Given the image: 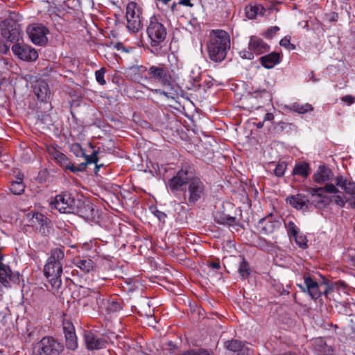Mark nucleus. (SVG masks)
Listing matches in <instances>:
<instances>
[{"label": "nucleus", "instance_id": "f03ea898", "mask_svg": "<svg viewBox=\"0 0 355 355\" xmlns=\"http://www.w3.org/2000/svg\"><path fill=\"white\" fill-rule=\"evenodd\" d=\"M231 42L229 34L223 30H212L207 42V50L209 59L214 62H221L230 49Z\"/></svg>", "mask_w": 355, "mask_h": 355}, {"label": "nucleus", "instance_id": "aec40b11", "mask_svg": "<svg viewBox=\"0 0 355 355\" xmlns=\"http://www.w3.org/2000/svg\"><path fill=\"white\" fill-rule=\"evenodd\" d=\"M225 347L237 355H251L252 350L248 347L246 343L241 340L232 339L225 342Z\"/></svg>", "mask_w": 355, "mask_h": 355}, {"label": "nucleus", "instance_id": "2f4dec72", "mask_svg": "<svg viewBox=\"0 0 355 355\" xmlns=\"http://www.w3.org/2000/svg\"><path fill=\"white\" fill-rule=\"evenodd\" d=\"M266 9L261 5H255L250 6L249 8H246V15L249 19H254L257 15H263Z\"/></svg>", "mask_w": 355, "mask_h": 355}, {"label": "nucleus", "instance_id": "7ed1b4c3", "mask_svg": "<svg viewBox=\"0 0 355 355\" xmlns=\"http://www.w3.org/2000/svg\"><path fill=\"white\" fill-rule=\"evenodd\" d=\"M64 262V252L60 248L51 251L50 257L44 267V276L48 279L53 291H58L62 286L61 275Z\"/></svg>", "mask_w": 355, "mask_h": 355}, {"label": "nucleus", "instance_id": "3c124183", "mask_svg": "<svg viewBox=\"0 0 355 355\" xmlns=\"http://www.w3.org/2000/svg\"><path fill=\"white\" fill-rule=\"evenodd\" d=\"M207 265L215 270H218L220 268V261L218 259L216 260H208Z\"/></svg>", "mask_w": 355, "mask_h": 355}, {"label": "nucleus", "instance_id": "5fc2aeb1", "mask_svg": "<svg viewBox=\"0 0 355 355\" xmlns=\"http://www.w3.org/2000/svg\"><path fill=\"white\" fill-rule=\"evenodd\" d=\"M200 349H190L184 352L182 355H200Z\"/></svg>", "mask_w": 355, "mask_h": 355}, {"label": "nucleus", "instance_id": "a878e982", "mask_svg": "<svg viewBox=\"0 0 355 355\" xmlns=\"http://www.w3.org/2000/svg\"><path fill=\"white\" fill-rule=\"evenodd\" d=\"M332 176L331 170L322 165L319 166L318 171L313 175V180L317 183H322L331 180Z\"/></svg>", "mask_w": 355, "mask_h": 355}, {"label": "nucleus", "instance_id": "2eb2a0df", "mask_svg": "<svg viewBox=\"0 0 355 355\" xmlns=\"http://www.w3.org/2000/svg\"><path fill=\"white\" fill-rule=\"evenodd\" d=\"M136 3L130 2L126 8L127 27L134 33L138 32L141 26L139 15L135 12Z\"/></svg>", "mask_w": 355, "mask_h": 355}, {"label": "nucleus", "instance_id": "5701e85b", "mask_svg": "<svg viewBox=\"0 0 355 355\" xmlns=\"http://www.w3.org/2000/svg\"><path fill=\"white\" fill-rule=\"evenodd\" d=\"M249 50L257 55H259L268 52L270 50V46L264 42L262 39L257 36H252L249 42Z\"/></svg>", "mask_w": 355, "mask_h": 355}, {"label": "nucleus", "instance_id": "a19ab883", "mask_svg": "<svg viewBox=\"0 0 355 355\" xmlns=\"http://www.w3.org/2000/svg\"><path fill=\"white\" fill-rule=\"evenodd\" d=\"M293 238L300 248H305L307 247V239L305 236L299 235V234H297V236H295Z\"/></svg>", "mask_w": 355, "mask_h": 355}, {"label": "nucleus", "instance_id": "de8ad7c7", "mask_svg": "<svg viewBox=\"0 0 355 355\" xmlns=\"http://www.w3.org/2000/svg\"><path fill=\"white\" fill-rule=\"evenodd\" d=\"M347 201L348 200L343 196L339 195L334 196V202L340 207H344Z\"/></svg>", "mask_w": 355, "mask_h": 355}, {"label": "nucleus", "instance_id": "4d7b16f0", "mask_svg": "<svg viewBox=\"0 0 355 355\" xmlns=\"http://www.w3.org/2000/svg\"><path fill=\"white\" fill-rule=\"evenodd\" d=\"M349 327L355 336V315H352Z\"/></svg>", "mask_w": 355, "mask_h": 355}, {"label": "nucleus", "instance_id": "774afa93", "mask_svg": "<svg viewBox=\"0 0 355 355\" xmlns=\"http://www.w3.org/2000/svg\"><path fill=\"white\" fill-rule=\"evenodd\" d=\"M280 355H296L295 354H293L291 352H285L284 354H282Z\"/></svg>", "mask_w": 355, "mask_h": 355}, {"label": "nucleus", "instance_id": "864d4df0", "mask_svg": "<svg viewBox=\"0 0 355 355\" xmlns=\"http://www.w3.org/2000/svg\"><path fill=\"white\" fill-rule=\"evenodd\" d=\"M154 214L160 221H164L166 218V214L161 211L156 210Z\"/></svg>", "mask_w": 355, "mask_h": 355}, {"label": "nucleus", "instance_id": "393cba45", "mask_svg": "<svg viewBox=\"0 0 355 355\" xmlns=\"http://www.w3.org/2000/svg\"><path fill=\"white\" fill-rule=\"evenodd\" d=\"M335 182L336 186L340 187L347 194H355V182L354 181L339 175L336 178Z\"/></svg>", "mask_w": 355, "mask_h": 355}, {"label": "nucleus", "instance_id": "412c9836", "mask_svg": "<svg viewBox=\"0 0 355 355\" xmlns=\"http://www.w3.org/2000/svg\"><path fill=\"white\" fill-rule=\"evenodd\" d=\"M280 223L276 220H271L270 216L260 219L257 225V229L261 234L268 235L274 232L275 230L279 228Z\"/></svg>", "mask_w": 355, "mask_h": 355}, {"label": "nucleus", "instance_id": "6e6552de", "mask_svg": "<svg viewBox=\"0 0 355 355\" xmlns=\"http://www.w3.org/2000/svg\"><path fill=\"white\" fill-rule=\"evenodd\" d=\"M71 214H77L86 220L96 222L99 218L98 210L89 201L77 199Z\"/></svg>", "mask_w": 355, "mask_h": 355}, {"label": "nucleus", "instance_id": "e2e57ef3", "mask_svg": "<svg viewBox=\"0 0 355 355\" xmlns=\"http://www.w3.org/2000/svg\"><path fill=\"white\" fill-rule=\"evenodd\" d=\"M310 80L313 82H317L318 80L315 77V74L313 71H311L310 73Z\"/></svg>", "mask_w": 355, "mask_h": 355}, {"label": "nucleus", "instance_id": "f8f14e48", "mask_svg": "<svg viewBox=\"0 0 355 355\" xmlns=\"http://www.w3.org/2000/svg\"><path fill=\"white\" fill-rule=\"evenodd\" d=\"M49 30L42 24H32L27 28V34L31 41L38 45H44L48 40L46 34Z\"/></svg>", "mask_w": 355, "mask_h": 355}, {"label": "nucleus", "instance_id": "bf43d9fd", "mask_svg": "<svg viewBox=\"0 0 355 355\" xmlns=\"http://www.w3.org/2000/svg\"><path fill=\"white\" fill-rule=\"evenodd\" d=\"M349 262L355 268V256L348 255Z\"/></svg>", "mask_w": 355, "mask_h": 355}, {"label": "nucleus", "instance_id": "7c9ffc66", "mask_svg": "<svg viewBox=\"0 0 355 355\" xmlns=\"http://www.w3.org/2000/svg\"><path fill=\"white\" fill-rule=\"evenodd\" d=\"M309 171L310 167L309 164L306 162H300L294 167L293 174L306 178L309 174Z\"/></svg>", "mask_w": 355, "mask_h": 355}, {"label": "nucleus", "instance_id": "49530a36", "mask_svg": "<svg viewBox=\"0 0 355 355\" xmlns=\"http://www.w3.org/2000/svg\"><path fill=\"white\" fill-rule=\"evenodd\" d=\"M279 44L287 48L288 50L295 49V45L291 43L290 37H284L280 40Z\"/></svg>", "mask_w": 355, "mask_h": 355}, {"label": "nucleus", "instance_id": "8fccbe9b", "mask_svg": "<svg viewBox=\"0 0 355 355\" xmlns=\"http://www.w3.org/2000/svg\"><path fill=\"white\" fill-rule=\"evenodd\" d=\"M254 52L249 51H242L239 53L240 55L245 59L252 60L254 58Z\"/></svg>", "mask_w": 355, "mask_h": 355}, {"label": "nucleus", "instance_id": "473e14b6", "mask_svg": "<svg viewBox=\"0 0 355 355\" xmlns=\"http://www.w3.org/2000/svg\"><path fill=\"white\" fill-rule=\"evenodd\" d=\"M250 268L248 261L243 257L239 263V272L243 279L248 278L250 275Z\"/></svg>", "mask_w": 355, "mask_h": 355}, {"label": "nucleus", "instance_id": "cd10ccee", "mask_svg": "<svg viewBox=\"0 0 355 355\" xmlns=\"http://www.w3.org/2000/svg\"><path fill=\"white\" fill-rule=\"evenodd\" d=\"M286 201L294 208L297 209H302L304 207H308L309 200L303 194H297L287 198Z\"/></svg>", "mask_w": 355, "mask_h": 355}, {"label": "nucleus", "instance_id": "e433bc0d", "mask_svg": "<svg viewBox=\"0 0 355 355\" xmlns=\"http://www.w3.org/2000/svg\"><path fill=\"white\" fill-rule=\"evenodd\" d=\"M37 230L42 236H49L53 230L51 221L49 220V223H45L42 226L37 227Z\"/></svg>", "mask_w": 355, "mask_h": 355}, {"label": "nucleus", "instance_id": "6e6d98bb", "mask_svg": "<svg viewBox=\"0 0 355 355\" xmlns=\"http://www.w3.org/2000/svg\"><path fill=\"white\" fill-rule=\"evenodd\" d=\"M200 355H214L211 349H200Z\"/></svg>", "mask_w": 355, "mask_h": 355}, {"label": "nucleus", "instance_id": "ea45409f", "mask_svg": "<svg viewBox=\"0 0 355 355\" xmlns=\"http://www.w3.org/2000/svg\"><path fill=\"white\" fill-rule=\"evenodd\" d=\"M105 72L106 69L104 67L101 68L99 70H97L95 72L96 80L101 85H104L106 84V81L104 78Z\"/></svg>", "mask_w": 355, "mask_h": 355}, {"label": "nucleus", "instance_id": "37998d69", "mask_svg": "<svg viewBox=\"0 0 355 355\" xmlns=\"http://www.w3.org/2000/svg\"><path fill=\"white\" fill-rule=\"evenodd\" d=\"M253 98H266L267 100L270 98V95L269 92L263 89L261 90L255 91L252 94Z\"/></svg>", "mask_w": 355, "mask_h": 355}, {"label": "nucleus", "instance_id": "79ce46f5", "mask_svg": "<svg viewBox=\"0 0 355 355\" xmlns=\"http://www.w3.org/2000/svg\"><path fill=\"white\" fill-rule=\"evenodd\" d=\"M121 309V304L119 302L114 301V300H112L110 302H109V304L107 306V310L110 313L116 312V311H120Z\"/></svg>", "mask_w": 355, "mask_h": 355}, {"label": "nucleus", "instance_id": "69168bd1", "mask_svg": "<svg viewBox=\"0 0 355 355\" xmlns=\"http://www.w3.org/2000/svg\"><path fill=\"white\" fill-rule=\"evenodd\" d=\"M288 294H289V291H287L285 288L282 289V291L281 292V295H288Z\"/></svg>", "mask_w": 355, "mask_h": 355}, {"label": "nucleus", "instance_id": "58836bf2", "mask_svg": "<svg viewBox=\"0 0 355 355\" xmlns=\"http://www.w3.org/2000/svg\"><path fill=\"white\" fill-rule=\"evenodd\" d=\"M70 151L73 153L76 157L85 156V150L82 148L81 146L78 144H73L70 147Z\"/></svg>", "mask_w": 355, "mask_h": 355}, {"label": "nucleus", "instance_id": "0e129e2a", "mask_svg": "<svg viewBox=\"0 0 355 355\" xmlns=\"http://www.w3.org/2000/svg\"><path fill=\"white\" fill-rule=\"evenodd\" d=\"M168 345L170 347L169 348L170 350H173V349H175L177 347L176 345L175 344H173V343L172 341H169L168 343Z\"/></svg>", "mask_w": 355, "mask_h": 355}, {"label": "nucleus", "instance_id": "20e7f679", "mask_svg": "<svg viewBox=\"0 0 355 355\" xmlns=\"http://www.w3.org/2000/svg\"><path fill=\"white\" fill-rule=\"evenodd\" d=\"M304 286L297 284V286L304 293H308L312 299H318L322 295L329 297V295L338 291V287L340 286L343 288L347 287V284L343 282H338L329 286L326 283L318 284L309 274L304 275Z\"/></svg>", "mask_w": 355, "mask_h": 355}, {"label": "nucleus", "instance_id": "bb28decb", "mask_svg": "<svg viewBox=\"0 0 355 355\" xmlns=\"http://www.w3.org/2000/svg\"><path fill=\"white\" fill-rule=\"evenodd\" d=\"M259 61L265 68L271 69L280 62V54L277 52H272L261 57Z\"/></svg>", "mask_w": 355, "mask_h": 355}, {"label": "nucleus", "instance_id": "72a5a7b5", "mask_svg": "<svg viewBox=\"0 0 355 355\" xmlns=\"http://www.w3.org/2000/svg\"><path fill=\"white\" fill-rule=\"evenodd\" d=\"M291 109L293 110L294 112H296L300 114H304L306 112H308L309 111L313 110V107L310 104H304V105H300L297 103H293Z\"/></svg>", "mask_w": 355, "mask_h": 355}, {"label": "nucleus", "instance_id": "09e8293b", "mask_svg": "<svg viewBox=\"0 0 355 355\" xmlns=\"http://www.w3.org/2000/svg\"><path fill=\"white\" fill-rule=\"evenodd\" d=\"M279 31L278 26H272L268 28L265 33V36L268 38H272Z\"/></svg>", "mask_w": 355, "mask_h": 355}, {"label": "nucleus", "instance_id": "f704fd0d", "mask_svg": "<svg viewBox=\"0 0 355 355\" xmlns=\"http://www.w3.org/2000/svg\"><path fill=\"white\" fill-rule=\"evenodd\" d=\"M98 151L94 150L91 155H87L85 154V156H83V157L85 158V160L87 162V163H89V164L94 163L96 164V168H99L100 167L103 166V164H98Z\"/></svg>", "mask_w": 355, "mask_h": 355}, {"label": "nucleus", "instance_id": "c9c22d12", "mask_svg": "<svg viewBox=\"0 0 355 355\" xmlns=\"http://www.w3.org/2000/svg\"><path fill=\"white\" fill-rule=\"evenodd\" d=\"M286 227L287 229L288 235L290 238H293L299 234L300 230L293 221H289L286 224Z\"/></svg>", "mask_w": 355, "mask_h": 355}, {"label": "nucleus", "instance_id": "603ef678", "mask_svg": "<svg viewBox=\"0 0 355 355\" xmlns=\"http://www.w3.org/2000/svg\"><path fill=\"white\" fill-rule=\"evenodd\" d=\"M342 101L347 103L348 105H352L355 102V97L352 95H346L342 97Z\"/></svg>", "mask_w": 355, "mask_h": 355}, {"label": "nucleus", "instance_id": "680f3d73", "mask_svg": "<svg viewBox=\"0 0 355 355\" xmlns=\"http://www.w3.org/2000/svg\"><path fill=\"white\" fill-rule=\"evenodd\" d=\"M352 197V200L349 202V205L351 208L355 209V194L351 195Z\"/></svg>", "mask_w": 355, "mask_h": 355}, {"label": "nucleus", "instance_id": "dca6fc26", "mask_svg": "<svg viewBox=\"0 0 355 355\" xmlns=\"http://www.w3.org/2000/svg\"><path fill=\"white\" fill-rule=\"evenodd\" d=\"M62 324L66 347L68 349L75 350L78 347V341L73 324L68 320H64Z\"/></svg>", "mask_w": 355, "mask_h": 355}, {"label": "nucleus", "instance_id": "13d9d810", "mask_svg": "<svg viewBox=\"0 0 355 355\" xmlns=\"http://www.w3.org/2000/svg\"><path fill=\"white\" fill-rule=\"evenodd\" d=\"M179 3L189 7L193 6V4L191 3L190 0H180Z\"/></svg>", "mask_w": 355, "mask_h": 355}, {"label": "nucleus", "instance_id": "4be33fe9", "mask_svg": "<svg viewBox=\"0 0 355 355\" xmlns=\"http://www.w3.org/2000/svg\"><path fill=\"white\" fill-rule=\"evenodd\" d=\"M47 151L51 159L55 160L57 164H58L61 167L65 168L66 170L70 171V167L72 162L64 153L59 151L53 146L48 147Z\"/></svg>", "mask_w": 355, "mask_h": 355}, {"label": "nucleus", "instance_id": "4c0bfd02", "mask_svg": "<svg viewBox=\"0 0 355 355\" xmlns=\"http://www.w3.org/2000/svg\"><path fill=\"white\" fill-rule=\"evenodd\" d=\"M33 220H34V223L35 225H38L39 227L42 226L45 223H49V219L46 217L44 215L36 213L33 216Z\"/></svg>", "mask_w": 355, "mask_h": 355}, {"label": "nucleus", "instance_id": "39448f33", "mask_svg": "<svg viewBox=\"0 0 355 355\" xmlns=\"http://www.w3.org/2000/svg\"><path fill=\"white\" fill-rule=\"evenodd\" d=\"M140 69L141 73L146 72L145 78L153 83L171 86L174 80L173 70L164 64L152 65L149 68L141 66Z\"/></svg>", "mask_w": 355, "mask_h": 355}, {"label": "nucleus", "instance_id": "ddd939ff", "mask_svg": "<svg viewBox=\"0 0 355 355\" xmlns=\"http://www.w3.org/2000/svg\"><path fill=\"white\" fill-rule=\"evenodd\" d=\"M33 92L37 98L46 105V108L51 110V105L48 103L51 92L47 83L42 79L37 80L33 86Z\"/></svg>", "mask_w": 355, "mask_h": 355}, {"label": "nucleus", "instance_id": "c756f323", "mask_svg": "<svg viewBox=\"0 0 355 355\" xmlns=\"http://www.w3.org/2000/svg\"><path fill=\"white\" fill-rule=\"evenodd\" d=\"M23 175H18L16 181L11 182L10 191L15 195H21L24 192L25 185L23 183Z\"/></svg>", "mask_w": 355, "mask_h": 355}, {"label": "nucleus", "instance_id": "4468645a", "mask_svg": "<svg viewBox=\"0 0 355 355\" xmlns=\"http://www.w3.org/2000/svg\"><path fill=\"white\" fill-rule=\"evenodd\" d=\"M3 257L0 254V282L5 286H10L9 282H12L13 283H19V273L12 272L9 267V266L4 264L3 261Z\"/></svg>", "mask_w": 355, "mask_h": 355}, {"label": "nucleus", "instance_id": "6ab92c4d", "mask_svg": "<svg viewBox=\"0 0 355 355\" xmlns=\"http://www.w3.org/2000/svg\"><path fill=\"white\" fill-rule=\"evenodd\" d=\"M4 24L8 29V33H4L5 37H7L11 42L15 44L23 42L19 26L16 22L12 19H6Z\"/></svg>", "mask_w": 355, "mask_h": 355}, {"label": "nucleus", "instance_id": "c85d7f7f", "mask_svg": "<svg viewBox=\"0 0 355 355\" xmlns=\"http://www.w3.org/2000/svg\"><path fill=\"white\" fill-rule=\"evenodd\" d=\"M73 263L84 272H90L94 266V261L89 258L76 257L73 259Z\"/></svg>", "mask_w": 355, "mask_h": 355}, {"label": "nucleus", "instance_id": "9d476101", "mask_svg": "<svg viewBox=\"0 0 355 355\" xmlns=\"http://www.w3.org/2000/svg\"><path fill=\"white\" fill-rule=\"evenodd\" d=\"M337 193L339 192L338 189L333 184H327L324 187H318L311 189V193L313 197L318 196L321 199L314 201L313 203L316 207L321 208L327 207L331 202L329 198L324 195V193ZM313 204V202L311 203Z\"/></svg>", "mask_w": 355, "mask_h": 355}, {"label": "nucleus", "instance_id": "0eeeda50", "mask_svg": "<svg viewBox=\"0 0 355 355\" xmlns=\"http://www.w3.org/2000/svg\"><path fill=\"white\" fill-rule=\"evenodd\" d=\"M146 31L152 46H161L167 35L166 28L156 16L150 18Z\"/></svg>", "mask_w": 355, "mask_h": 355}, {"label": "nucleus", "instance_id": "052dcab7", "mask_svg": "<svg viewBox=\"0 0 355 355\" xmlns=\"http://www.w3.org/2000/svg\"><path fill=\"white\" fill-rule=\"evenodd\" d=\"M274 119V115L272 113H266L264 116V121H272Z\"/></svg>", "mask_w": 355, "mask_h": 355}, {"label": "nucleus", "instance_id": "9b49d317", "mask_svg": "<svg viewBox=\"0 0 355 355\" xmlns=\"http://www.w3.org/2000/svg\"><path fill=\"white\" fill-rule=\"evenodd\" d=\"M13 53L19 59L27 61H35L38 58L37 51L23 42L14 44L12 46Z\"/></svg>", "mask_w": 355, "mask_h": 355}, {"label": "nucleus", "instance_id": "a18cd8bd", "mask_svg": "<svg viewBox=\"0 0 355 355\" xmlns=\"http://www.w3.org/2000/svg\"><path fill=\"white\" fill-rule=\"evenodd\" d=\"M89 163H87V161H85V162H82L80 164H79L78 166H75L73 163H71V166L70 167V171H71L72 173H77V172H79V171H83L85 170L87 164Z\"/></svg>", "mask_w": 355, "mask_h": 355}, {"label": "nucleus", "instance_id": "1a4fd4ad", "mask_svg": "<svg viewBox=\"0 0 355 355\" xmlns=\"http://www.w3.org/2000/svg\"><path fill=\"white\" fill-rule=\"evenodd\" d=\"M76 202H77V199H75L71 193L64 191L55 197L54 200L51 202V205L60 213L71 214Z\"/></svg>", "mask_w": 355, "mask_h": 355}, {"label": "nucleus", "instance_id": "423d86ee", "mask_svg": "<svg viewBox=\"0 0 355 355\" xmlns=\"http://www.w3.org/2000/svg\"><path fill=\"white\" fill-rule=\"evenodd\" d=\"M64 345L51 336H44L33 345L32 355H60Z\"/></svg>", "mask_w": 355, "mask_h": 355}, {"label": "nucleus", "instance_id": "b1692460", "mask_svg": "<svg viewBox=\"0 0 355 355\" xmlns=\"http://www.w3.org/2000/svg\"><path fill=\"white\" fill-rule=\"evenodd\" d=\"M216 223L228 226H241L236 217L230 216L224 212L217 211L214 215Z\"/></svg>", "mask_w": 355, "mask_h": 355}, {"label": "nucleus", "instance_id": "338daca9", "mask_svg": "<svg viewBox=\"0 0 355 355\" xmlns=\"http://www.w3.org/2000/svg\"><path fill=\"white\" fill-rule=\"evenodd\" d=\"M263 122H259L256 124L257 128H261L263 126Z\"/></svg>", "mask_w": 355, "mask_h": 355}, {"label": "nucleus", "instance_id": "f3484780", "mask_svg": "<svg viewBox=\"0 0 355 355\" xmlns=\"http://www.w3.org/2000/svg\"><path fill=\"white\" fill-rule=\"evenodd\" d=\"M331 339L317 338L313 340L314 351L318 355H334L335 349L330 343Z\"/></svg>", "mask_w": 355, "mask_h": 355}, {"label": "nucleus", "instance_id": "f257e3e1", "mask_svg": "<svg viewBox=\"0 0 355 355\" xmlns=\"http://www.w3.org/2000/svg\"><path fill=\"white\" fill-rule=\"evenodd\" d=\"M187 185L188 204L194 205L205 195V185L198 177L195 176L194 168L188 164L184 165L167 182L172 193L182 190Z\"/></svg>", "mask_w": 355, "mask_h": 355}, {"label": "nucleus", "instance_id": "a211bd4d", "mask_svg": "<svg viewBox=\"0 0 355 355\" xmlns=\"http://www.w3.org/2000/svg\"><path fill=\"white\" fill-rule=\"evenodd\" d=\"M84 340L88 350H97L106 347L107 341L104 338H98L92 331L84 333Z\"/></svg>", "mask_w": 355, "mask_h": 355}, {"label": "nucleus", "instance_id": "c03bdc74", "mask_svg": "<svg viewBox=\"0 0 355 355\" xmlns=\"http://www.w3.org/2000/svg\"><path fill=\"white\" fill-rule=\"evenodd\" d=\"M286 168V164L285 162L279 163L274 170L275 174L278 177H282L284 175Z\"/></svg>", "mask_w": 355, "mask_h": 355}]
</instances>
